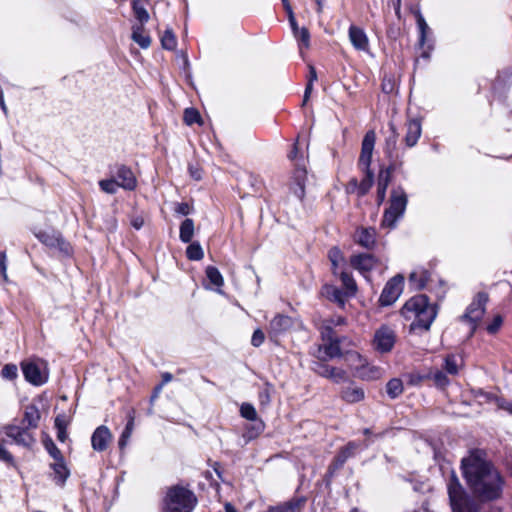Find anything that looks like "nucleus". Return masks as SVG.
Masks as SVG:
<instances>
[{
	"label": "nucleus",
	"instance_id": "51",
	"mask_svg": "<svg viewBox=\"0 0 512 512\" xmlns=\"http://www.w3.org/2000/svg\"><path fill=\"white\" fill-rule=\"evenodd\" d=\"M429 374L430 377L433 378V381L436 386L443 388L449 384V379L442 371L437 370L434 373Z\"/></svg>",
	"mask_w": 512,
	"mask_h": 512
},
{
	"label": "nucleus",
	"instance_id": "60",
	"mask_svg": "<svg viewBox=\"0 0 512 512\" xmlns=\"http://www.w3.org/2000/svg\"><path fill=\"white\" fill-rule=\"evenodd\" d=\"M0 460L11 463L13 462V456L0 444Z\"/></svg>",
	"mask_w": 512,
	"mask_h": 512
},
{
	"label": "nucleus",
	"instance_id": "25",
	"mask_svg": "<svg viewBox=\"0 0 512 512\" xmlns=\"http://www.w3.org/2000/svg\"><path fill=\"white\" fill-rule=\"evenodd\" d=\"M362 171L365 173V176L360 184H357L356 180H352L350 182L351 185L357 188L359 196H364L373 185V172L370 169Z\"/></svg>",
	"mask_w": 512,
	"mask_h": 512
},
{
	"label": "nucleus",
	"instance_id": "1",
	"mask_svg": "<svg viewBox=\"0 0 512 512\" xmlns=\"http://www.w3.org/2000/svg\"><path fill=\"white\" fill-rule=\"evenodd\" d=\"M461 469L475 498L484 502L496 500L501 496L504 480L494 465L486 459L483 451L470 452L462 459Z\"/></svg>",
	"mask_w": 512,
	"mask_h": 512
},
{
	"label": "nucleus",
	"instance_id": "56",
	"mask_svg": "<svg viewBox=\"0 0 512 512\" xmlns=\"http://www.w3.org/2000/svg\"><path fill=\"white\" fill-rule=\"evenodd\" d=\"M0 271H1V275H2L3 280L5 282H8L6 251H2L0 253Z\"/></svg>",
	"mask_w": 512,
	"mask_h": 512
},
{
	"label": "nucleus",
	"instance_id": "57",
	"mask_svg": "<svg viewBox=\"0 0 512 512\" xmlns=\"http://www.w3.org/2000/svg\"><path fill=\"white\" fill-rule=\"evenodd\" d=\"M265 336L261 329H256L251 338V344L254 347H259L264 342Z\"/></svg>",
	"mask_w": 512,
	"mask_h": 512
},
{
	"label": "nucleus",
	"instance_id": "20",
	"mask_svg": "<svg viewBox=\"0 0 512 512\" xmlns=\"http://www.w3.org/2000/svg\"><path fill=\"white\" fill-rule=\"evenodd\" d=\"M40 412L35 405L25 407L22 424L29 429H36L40 421Z\"/></svg>",
	"mask_w": 512,
	"mask_h": 512
},
{
	"label": "nucleus",
	"instance_id": "48",
	"mask_svg": "<svg viewBox=\"0 0 512 512\" xmlns=\"http://www.w3.org/2000/svg\"><path fill=\"white\" fill-rule=\"evenodd\" d=\"M18 375V369L15 364H6L1 370V376L8 380H14Z\"/></svg>",
	"mask_w": 512,
	"mask_h": 512
},
{
	"label": "nucleus",
	"instance_id": "63",
	"mask_svg": "<svg viewBox=\"0 0 512 512\" xmlns=\"http://www.w3.org/2000/svg\"><path fill=\"white\" fill-rule=\"evenodd\" d=\"M67 437H68V435H67V432H66V428H60V429L57 430V439L60 442H65Z\"/></svg>",
	"mask_w": 512,
	"mask_h": 512
},
{
	"label": "nucleus",
	"instance_id": "59",
	"mask_svg": "<svg viewBox=\"0 0 512 512\" xmlns=\"http://www.w3.org/2000/svg\"><path fill=\"white\" fill-rule=\"evenodd\" d=\"M174 211H175V213H177L179 215L186 216V215L190 214L191 207L188 203L181 202V203H177L175 205Z\"/></svg>",
	"mask_w": 512,
	"mask_h": 512
},
{
	"label": "nucleus",
	"instance_id": "62",
	"mask_svg": "<svg viewBox=\"0 0 512 512\" xmlns=\"http://www.w3.org/2000/svg\"><path fill=\"white\" fill-rule=\"evenodd\" d=\"M498 405L501 409L512 415V401L501 400Z\"/></svg>",
	"mask_w": 512,
	"mask_h": 512
},
{
	"label": "nucleus",
	"instance_id": "21",
	"mask_svg": "<svg viewBox=\"0 0 512 512\" xmlns=\"http://www.w3.org/2000/svg\"><path fill=\"white\" fill-rule=\"evenodd\" d=\"M430 278V273L424 268H417L409 275V284L417 290H421L426 286Z\"/></svg>",
	"mask_w": 512,
	"mask_h": 512
},
{
	"label": "nucleus",
	"instance_id": "27",
	"mask_svg": "<svg viewBox=\"0 0 512 512\" xmlns=\"http://www.w3.org/2000/svg\"><path fill=\"white\" fill-rule=\"evenodd\" d=\"M303 503V500H292L283 504L271 506L266 512H299Z\"/></svg>",
	"mask_w": 512,
	"mask_h": 512
},
{
	"label": "nucleus",
	"instance_id": "26",
	"mask_svg": "<svg viewBox=\"0 0 512 512\" xmlns=\"http://www.w3.org/2000/svg\"><path fill=\"white\" fill-rule=\"evenodd\" d=\"M390 181L389 171H380L377 184V202L382 204L385 200L386 190Z\"/></svg>",
	"mask_w": 512,
	"mask_h": 512
},
{
	"label": "nucleus",
	"instance_id": "11",
	"mask_svg": "<svg viewBox=\"0 0 512 512\" xmlns=\"http://www.w3.org/2000/svg\"><path fill=\"white\" fill-rule=\"evenodd\" d=\"M376 142V134L374 130H369L363 140L361 145V153L359 157V167L362 170L370 169V164L372 161L373 150Z\"/></svg>",
	"mask_w": 512,
	"mask_h": 512
},
{
	"label": "nucleus",
	"instance_id": "38",
	"mask_svg": "<svg viewBox=\"0 0 512 512\" xmlns=\"http://www.w3.org/2000/svg\"><path fill=\"white\" fill-rule=\"evenodd\" d=\"M206 276L209 281L217 287H221L224 283L221 273L214 266H208L206 268Z\"/></svg>",
	"mask_w": 512,
	"mask_h": 512
},
{
	"label": "nucleus",
	"instance_id": "28",
	"mask_svg": "<svg viewBox=\"0 0 512 512\" xmlns=\"http://www.w3.org/2000/svg\"><path fill=\"white\" fill-rule=\"evenodd\" d=\"M51 468L54 471L56 482L60 485H63L69 476V470L65 465L64 459L54 461V463L51 464Z\"/></svg>",
	"mask_w": 512,
	"mask_h": 512
},
{
	"label": "nucleus",
	"instance_id": "14",
	"mask_svg": "<svg viewBox=\"0 0 512 512\" xmlns=\"http://www.w3.org/2000/svg\"><path fill=\"white\" fill-rule=\"evenodd\" d=\"M4 430L7 437L11 438L17 444L29 446L34 441L28 432V429L24 425L23 427L8 425L4 428Z\"/></svg>",
	"mask_w": 512,
	"mask_h": 512
},
{
	"label": "nucleus",
	"instance_id": "31",
	"mask_svg": "<svg viewBox=\"0 0 512 512\" xmlns=\"http://www.w3.org/2000/svg\"><path fill=\"white\" fill-rule=\"evenodd\" d=\"M133 428H134V416L132 413H130L126 427L123 430V432L119 438V441H118L120 449H124L126 447L128 440L132 435Z\"/></svg>",
	"mask_w": 512,
	"mask_h": 512
},
{
	"label": "nucleus",
	"instance_id": "47",
	"mask_svg": "<svg viewBox=\"0 0 512 512\" xmlns=\"http://www.w3.org/2000/svg\"><path fill=\"white\" fill-rule=\"evenodd\" d=\"M326 290H327V294L333 301L337 302L340 306L344 305L345 295L341 290H339L338 288H334V287H327Z\"/></svg>",
	"mask_w": 512,
	"mask_h": 512
},
{
	"label": "nucleus",
	"instance_id": "3",
	"mask_svg": "<svg viewBox=\"0 0 512 512\" xmlns=\"http://www.w3.org/2000/svg\"><path fill=\"white\" fill-rule=\"evenodd\" d=\"M197 503L194 493L182 486L170 487L163 500V512H192Z\"/></svg>",
	"mask_w": 512,
	"mask_h": 512
},
{
	"label": "nucleus",
	"instance_id": "13",
	"mask_svg": "<svg viewBox=\"0 0 512 512\" xmlns=\"http://www.w3.org/2000/svg\"><path fill=\"white\" fill-rule=\"evenodd\" d=\"M113 439L107 426L101 425L95 429L91 436V446L96 452L105 451Z\"/></svg>",
	"mask_w": 512,
	"mask_h": 512
},
{
	"label": "nucleus",
	"instance_id": "61",
	"mask_svg": "<svg viewBox=\"0 0 512 512\" xmlns=\"http://www.w3.org/2000/svg\"><path fill=\"white\" fill-rule=\"evenodd\" d=\"M394 84L391 79H384L382 82V90L385 93H391L393 91Z\"/></svg>",
	"mask_w": 512,
	"mask_h": 512
},
{
	"label": "nucleus",
	"instance_id": "58",
	"mask_svg": "<svg viewBox=\"0 0 512 512\" xmlns=\"http://www.w3.org/2000/svg\"><path fill=\"white\" fill-rule=\"evenodd\" d=\"M503 323V319L500 315H497L493 321L487 326V331L490 334L496 333Z\"/></svg>",
	"mask_w": 512,
	"mask_h": 512
},
{
	"label": "nucleus",
	"instance_id": "53",
	"mask_svg": "<svg viewBox=\"0 0 512 512\" xmlns=\"http://www.w3.org/2000/svg\"><path fill=\"white\" fill-rule=\"evenodd\" d=\"M321 336H322L323 342L332 341V340H335L338 338L335 335V333L332 329V326L328 323L325 326H323V328L321 330Z\"/></svg>",
	"mask_w": 512,
	"mask_h": 512
},
{
	"label": "nucleus",
	"instance_id": "17",
	"mask_svg": "<svg viewBox=\"0 0 512 512\" xmlns=\"http://www.w3.org/2000/svg\"><path fill=\"white\" fill-rule=\"evenodd\" d=\"M345 338L340 339L337 338L332 341L323 342L322 345L319 346V356L320 360L332 359L336 357H340L342 355L340 349V343H342Z\"/></svg>",
	"mask_w": 512,
	"mask_h": 512
},
{
	"label": "nucleus",
	"instance_id": "34",
	"mask_svg": "<svg viewBox=\"0 0 512 512\" xmlns=\"http://www.w3.org/2000/svg\"><path fill=\"white\" fill-rule=\"evenodd\" d=\"M132 8L136 19L143 25L149 20V13L146 8L137 0L132 2Z\"/></svg>",
	"mask_w": 512,
	"mask_h": 512
},
{
	"label": "nucleus",
	"instance_id": "42",
	"mask_svg": "<svg viewBox=\"0 0 512 512\" xmlns=\"http://www.w3.org/2000/svg\"><path fill=\"white\" fill-rule=\"evenodd\" d=\"M294 37L299 42V49H300L301 53H302V49L303 48H309V46H310V34H309V31L307 30V28L302 27L298 31V36H294Z\"/></svg>",
	"mask_w": 512,
	"mask_h": 512
},
{
	"label": "nucleus",
	"instance_id": "40",
	"mask_svg": "<svg viewBox=\"0 0 512 512\" xmlns=\"http://www.w3.org/2000/svg\"><path fill=\"white\" fill-rule=\"evenodd\" d=\"M240 414L249 421L257 420V412L255 407L250 403H243L240 407Z\"/></svg>",
	"mask_w": 512,
	"mask_h": 512
},
{
	"label": "nucleus",
	"instance_id": "37",
	"mask_svg": "<svg viewBox=\"0 0 512 512\" xmlns=\"http://www.w3.org/2000/svg\"><path fill=\"white\" fill-rule=\"evenodd\" d=\"M417 27H418V30H419V44L420 46H424L425 45V42H426V38H427V35L430 31V28L428 26V24L426 23L424 17L422 16V14H418L417 15Z\"/></svg>",
	"mask_w": 512,
	"mask_h": 512
},
{
	"label": "nucleus",
	"instance_id": "43",
	"mask_svg": "<svg viewBox=\"0 0 512 512\" xmlns=\"http://www.w3.org/2000/svg\"><path fill=\"white\" fill-rule=\"evenodd\" d=\"M444 369L450 375L458 373V363L455 355H448L444 360Z\"/></svg>",
	"mask_w": 512,
	"mask_h": 512
},
{
	"label": "nucleus",
	"instance_id": "23",
	"mask_svg": "<svg viewBox=\"0 0 512 512\" xmlns=\"http://www.w3.org/2000/svg\"><path fill=\"white\" fill-rule=\"evenodd\" d=\"M357 237L358 243L367 249H372L376 244V231L373 228H362Z\"/></svg>",
	"mask_w": 512,
	"mask_h": 512
},
{
	"label": "nucleus",
	"instance_id": "30",
	"mask_svg": "<svg viewBox=\"0 0 512 512\" xmlns=\"http://www.w3.org/2000/svg\"><path fill=\"white\" fill-rule=\"evenodd\" d=\"M194 235V221L186 218L180 225L179 238L183 243L191 242Z\"/></svg>",
	"mask_w": 512,
	"mask_h": 512
},
{
	"label": "nucleus",
	"instance_id": "50",
	"mask_svg": "<svg viewBox=\"0 0 512 512\" xmlns=\"http://www.w3.org/2000/svg\"><path fill=\"white\" fill-rule=\"evenodd\" d=\"M390 127L392 130V135L390 137H388L386 140V153L388 154L389 157L392 156V152L395 149L396 144H397V133H396L395 126L391 124Z\"/></svg>",
	"mask_w": 512,
	"mask_h": 512
},
{
	"label": "nucleus",
	"instance_id": "41",
	"mask_svg": "<svg viewBox=\"0 0 512 512\" xmlns=\"http://www.w3.org/2000/svg\"><path fill=\"white\" fill-rule=\"evenodd\" d=\"M184 121L187 125L194 123L202 124L201 116L196 109L187 108L184 112Z\"/></svg>",
	"mask_w": 512,
	"mask_h": 512
},
{
	"label": "nucleus",
	"instance_id": "64",
	"mask_svg": "<svg viewBox=\"0 0 512 512\" xmlns=\"http://www.w3.org/2000/svg\"><path fill=\"white\" fill-rule=\"evenodd\" d=\"M132 226L139 230L140 228H142L143 224H144V220L142 217H135L132 222H131Z\"/></svg>",
	"mask_w": 512,
	"mask_h": 512
},
{
	"label": "nucleus",
	"instance_id": "6",
	"mask_svg": "<svg viewBox=\"0 0 512 512\" xmlns=\"http://www.w3.org/2000/svg\"><path fill=\"white\" fill-rule=\"evenodd\" d=\"M396 341V330L387 324H382L375 330L371 344L375 351L386 354L393 350Z\"/></svg>",
	"mask_w": 512,
	"mask_h": 512
},
{
	"label": "nucleus",
	"instance_id": "5",
	"mask_svg": "<svg viewBox=\"0 0 512 512\" xmlns=\"http://www.w3.org/2000/svg\"><path fill=\"white\" fill-rule=\"evenodd\" d=\"M407 203L408 198L404 189L402 187L394 188L391 191L389 207L385 210L383 215L382 226L394 228L397 221L404 215Z\"/></svg>",
	"mask_w": 512,
	"mask_h": 512
},
{
	"label": "nucleus",
	"instance_id": "29",
	"mask_svg": "<svg viewBox=\"0 0 512 512\" xmlns=\"http://www.w3.org/2000/svg\"><path fill=\"white\" fill-rule=\"evenodd\" d=\"M364 391L360 387L350 386L342 392V398L348 403H356L364 399Z\"/></svg>",
	"mask_w": 512,
	"mask_h": 512
},
{
	"label": "nucleus",
	"instance_id": "39",
	"mask_svg": "<svg viewBox=\"0 0 512 512\" xmlns=\"http://www.w3.org/2000/svg\"><path fill=\"white\" fill-rule=\"evenodd\" d=\"M340 279L347 292L353 295L357 290V285L353 277L349 273L341 272Z\"/></svg>",
	"mask_w": 512,
	"mask_h": 512
},
{
	"label": "nucleus",
	"instance_id": "54",
	"mask_svg": "<svg viewBox=\"0 0 512 512\" xmlns=\"http://www.w3.org/2000/svg\"><path fill=\"white\" fill-rule=\"evenodd\" d=\"M55 249H58L60 252H62L64 255L69 256L72 253V247L71 245L66 242L63 237L60 235L58 238V243L56 244Z\"/></svg>",
	"mask_w": 512,
	"mask_h": 512
},
{
	"label": "nucleus",
	"instance_id": "52",
	"mask_svg": "<svg viewBox=\"0 0 512 512\" xmlns=\"http://www.w3.org/2000/svg\"><path fill=\"white\" fill-rule=\"evenodd\" d=\"M328 257L332 263L334 270L343 261L342 253L337 247H333L329 250Z\"/></svg>",
	"mask_w": 512,
	"mask_h": 512
},
{
	"label": "nucleus",
	"instance_id": "45",
	"mask_svg": "<svg viewBox=\"0 0 512 512\" xmlns=\"http://www.w3.org/2000/svg\"><path fill=\"white\" fill-rule=\"evenodd\" d=\"M100 188L109 194H114L117 191V188L120 187L119 183L116 181V179H107V180H101L99 182Z\"/></svg>",
	"mask_w": 512,
	"mask_h": 512
},
{
	"label": "nucleus",
	"instance_id": "18",
	"mask_svg": "<svg viewBox=\"0 0 512 512\" xmlns=\"http://www.w3.org/2000/svg\"><path fill=\"white\" fill-rule=\"evenodd\" d=\"M422 128L418 119H411L406 124V135L404 138L407 147H413L417 144L421 136Z\"/></svg>",
	"mask_w": 512,
	"mask_h": 512
},
{
	"label": "nucleus",
	"instance_id": "46",
	"mask_svg": "<svg viewBox=\"0 0 512 512\" xmlns=\"http://www.w3.org/2000/svg\"><path fill=\"white\" fill-rule=\"evenodd\" d=\"M316 80H317L316 70L312 65H310L309 66V78H308V83L306 85L305 92H304L303 103H305L308 100L310 93L312 91L313 82Z\"/></svg>",
	"mask_w": 512,
	"mask_h": 512
},
{
	"label": "nucleus",
	"instance_id": "15",
	"mask_svg": "<svg viewBox=\"0 0 512 512\" xmlns=\"http://www.w3.org/2000/svg\"><path fill=\"white\" fill-rule=\"evenodd\" d=\"M348 36L352 46L356 50L368 52L369 39L362 28L355 25H351L349 27Z\"/></svg>",
	"mask_w": 512,
	"mask_h": 512
},
{
	"label": "nucleus",
	"instance_id": "7",
	"mask_svg": "<svg viewBox=\"0 0 512 512\" xmlns=\"http://www.w3.org/2000/svg\"><path fill=\"white\" fill-rule=\"evenodd\" d=\"M21 368L25 379L33 385H42L48 379L45 363L42 360L24 361Z\"/></svg>",
	"mask_w": 512,
	"mask_h": 512
},
{
	"label": "nucleus",
	"instance_id": "2",
	"mask_svg": "<svg viewBox=\"0 0 512 512\" xmlns=\"http://www.w3.org/2000/svg\"><path fill=\"white\" fill-rule=\"evenodd\" d=\"M400 313L406 320H412L411 330L420 328L427 331L436 318L437 310L426 295L420 294L406 301Z\"/></svg>",
	"mask_w": 512,
	"mask_h": 512
},
{
	"label": "nucleus",
	"instance_id": "35",
	"mask_svg": "<svg viewBox=\"0 0 512 512\" xmlns=\"http://www.w3.org/2000/svg\"><path fill=\"white\" fill-rule=\"evenodd\" d=\"M186 255L189 260L199 261L204 257V252L198 242H193L187 247Z\"/></svg>",
	"mask_w": 512,
	"mask_h": 512
},
{
	"label": "nucleus",
	"instance_id": "4",
	"mask_svg": "<svg viewBox=\"0 0 512 512\" xmlns=\"http://www.w3.org/2000/svg\"><path fill=\"white\" fill-rule=\"evenodd\" d=\"M447 490L453 512H479V505L467 494L454 471L451 472Z\"/></svg>",
	"mask_w": 512,
	"mask_h": 512
},
{
	"label": "nucleus",
	"instance_id": "19",
	"mask_svg": "<svg viewBox=\"0 0 512 512\" xmlns=\"http://www.w3.org/2000/svg\"><path fill=\"white\" fill-rule=\"evenodd\" d=\"M116 181L120 187L126 190H134L136 187V178L133 172L126 166H121L116 172Z\"/></svg>",
	"mask_w": 512,
	"mask_h": 512
},
{
	"label": "nucleus",
	"instance_id": "32",
	"mask_svg": "<svg viewBox=\"0 0 512 512\" xmlns=\"http://www.w3.org/2000/svg\"><path fill=\"white\" fill-rule=\"evenodd\" d=\"M386 392L391 399H395L403 392V383L398 378L391 379L386 385Z\"/></svg>",
	"mask_w": 512,
	"mask_h": 512
},
{
	"label": "nucleus",
	"instance_id": "44",
	"mask_svg": "<svg viewBox=\"0 0 512 512\" xmlns=\"http://www.w3.org/2000/svg\"><path fill=\"white\" fill-rule=\"evenodd\" d=\"M407 383L412 386L420 385L424 380L430 378V374H421L419 372H411L406 375Z\"/></svg>",
	"mask_w": 512,
	"mask_h": 512
},
{
	"label": "nucleus",
	"instance_id": "22",
	"mask_svg": "<svg viewBox=\"0 0 512 512\" xmlns=\"http://www.w3.org/2000/svg\"><path fill=\"white\" fill-rule=\"evenodd\" d=\"M358 448L359 445L356 442H349L345 447H343L334 459L333 465L335 469L342 467L347 459L355 454Z\"/></svg>",
	"mask_w": 512,
	"mask_h": 512
},
{
	"label": "nucleus",
	"instance_id": "16",
	"mask_svg": "<svg viewBox=\"0 0 512 512\" xmlns=\"http://www.w3.org/2000/svg\"><path fill=\"white\" fill-rule=\"evenodd\" d=\"M313 369L320 376L329 378L336 383L345 381L347 377L344 370L329 366L321 362H316Z\"/></svg>",
	"mask_w": 512,
	"mask_h": 512
},
{
	"label": "nucleus",
	"instance_id": "55",
	"mask_svg": "<svg viewBox=\"0 0 512 512\" xmlns=\"http://www.w3.org/2000/svg\"><path fill=\"white\" fill-rule=\"evenodd\" d=\"M286 11L288 13L289 23L291 25L293 34H294V36H298V31L301 28H299L298 25H297V22H296V19H295V16H294V13L292 11V8H291L290 4L286 5Z\"/></svg>",
	"mask_w": 512,
	"mask_h": 512
},
{
	"label": "nucleus",
	"instance_id": "24",
	"mask_svg": "<svg viewBox=\"0 0 512 512\" xmlns=\"http://www.w3.org/2000/svg\"><path fill=\"white\" fill-rule=\"evenodd\" d=\"M132 40L143 49H147L151 44V38L148 34L145 33L143 25L133 26Z\"/></svg>",
	"mask_w": 512,
	"mask_h": 512
},
{
	"label": "nucleus",
	"instance_id": "9",
	"mask_svg": "<svg viewBox=\"0 0 512 512\" xmlns=\"http://www.w3.org/2000/svg\"><path fill=\"white\" fill-rule=\"evenodd\" d=\"M404 277L400 274L391 278L382 290L379 303L382 306L392 305L403 291Z\"/></svg>",
	"mask_w": 512,
	"mask_h": 512
},
{
	"label": "nucleus",
	"instance_id": "33",
	"mask_svg": "<svg viewBox=\"0 0 512 512\" xmlns=\"http://www.w3.org/2000/svg\"><path fill=\"white\" fill-rule=\"evenodd\" d=\"M59 236V233H49L45 231H40L36 234V237L39 239V241L50 248L56 247Z\"/></svg>",
	"mask_w": 512,
	"mask_h": 512
},
{
	"label": "nucleus",
	"instance_id": "36",
	"mask_svg": "<svg viewBox=\"0 0 512 512\" xmlns=\"http://www.w3.org/2000/svg\"><path fill=\"white\" fill-rule=\"evenodd\" d=\"M161 45L166 50H174L177 46V39L171 29H166L161 37Z\"/></svg>",
	"mask_w": 512,
	"mask_h": 512
},
{
	"label": "nucleus",
	"instance_id": "8",
	"mask_svg": "<svg viewBox=\"0 0 512 512\" xmlns=\"http://www.w3.org/2000/svg\"><path fill=\"white\" fill-rule=\"evenodd\" d=\"M488 301V296L485 293H478L471 304L468 306L466 313L462 319L471 324V333L476 329L478 321H480L485 313V305Z\"/></svg>",
	"mask_w": 512,
	"mask_h": 512
},
{
	"label": "nucleus",
	"instance_id": "12",
	"mask_svg": "<svg viewBox=\"0 0 512 512\" xmlns=\"http://www.w3.org/2000/svg\"><path fill=\"white\" fill-rule=\"evenodd\" d=\"M350 264L367 278V274L378 265V260L371 254L362 253L351 256Z\"/></svg>",
	"mask_w": 512,
	"mask_h": 512
},
{
	"label": "nucleus",
	"instance_id": "10",
	"mask_svg": "<svg viewBox=\"0 0 512 512\" xmlns=\"http://www.w3.org/2000/svg\"><path fill=\"white\" fill-rule=\"evenodd\" d=\"M294 321L284 314H277L270 321L268 334L271 340L277 341L278 337L288 332L293 327Z\"/></svg>",
	"mask_w": 512,
	"mask_h": 512
},
{
	"label": "nucleus",
	"instance_id": "49",
	"mask_svg": "<svg viewBox=\"0 0 512 512\" xmlns=\"http://www.w3.org/2000/svg\"><path fill=\"white\" fill-rule=\"evenodd\" d=\"M45 448L47 452L50 454V456L54 459V461H58L60 459H64L62 456L61 451L58 449V447L55 445V443L52 440H48L44 443Z\"/></svg>",
	"mask_w": 512,
	"mask_h": 512
}]
</instances>
